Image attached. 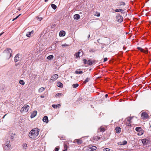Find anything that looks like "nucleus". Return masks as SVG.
<instances>
[{
	"mask_svg": "<svg viewBox=\"0 0 151 151\" xmlns=\"http://www.w3.org/2000/svg\"><path fill=\"white\" fill-rule=\"evenodd\" d=\"M90 80V78H87L83 82V83L85 84L88 82Z\"/></svg>",
	"mask_w": 151,
	"mask_h": 151,
	"instance_id": "obj_25",
	"label": "nucleus"
},
{
	"mask_svg": "<svg viewBox=\"0 0 151 151\" xmlns=\"http://www.w3.org/2000/svg\"><path fill=\"white\" fill-rule=\"evenodd\" d=\"M65 32L63 30H62L59 33V36L60 37H63L65 36Z\"/></svg>",
	"mask_w": 151,
	"mask_h": 151,
	"instance_id": "obj_15",
	"label": "nucleus"
},
{
	"mask_svg": "<svg viewBox=\"0 0 151 151\" xmlns=\"http://www.w3.org/2000/svg\"><path fill=\"white\" fill-rule=\"evenodd\" d=\"M19 83L20 84L22 85H24L25 84L24 82L22 80H21L19 81Z\"/></svg>",
	"mask_w": 151,
	"mask_h": 151,
	"instance_id": "obj_32",
	"label": "nucleus"
},
{
	"mask_svg": "<svg viewBox=\"0 0 151 151\" xmlns=\"http://www.w3.org/2000/svg\"><path fill=\"white\" fill-rule=\"evenodd\" d=\"M58 87L62 88L63 86V85L62 83L60 82H59L58 83Z\"/></svg>",
	"mask_w": 151,
	"mask_h": 151,
	"instance_id": "obj_27",
	"label": "nucleus"
},
{
	"mask_svg": "<svg viewBox=\"0 0 151 151\" xmlns=\"http://www.w3.org/2000/svg\"><path fill=\"white\" fill-rule=\"evenodd\" d=\"M14 137L13 136H11L10 137V139L12 140H14Z\"/></svg>",
	"mask_w": 151,
	"mask_h": 151,
	"instance_id": "obj_48",
	"label": "nucleus"
},
{
	"mask_svg": "<svg viewBox=\"0 0 151 151\" xmlns=\"http://www.w3.org/2000/svg\"><path fill=\"white\" fill-rule=\"evenodd\" d=\"M64 149L65 150L67 151V148H68V147L67 145L65 143H64Z\"/></svg>",
	"mask_w": 151,
	"mask_h": 151,
	"instance_id": "obj_30",
	"label": "nucleus"
},
{
	"mask_svg": "<svg viewBox=\"0 0 151 151\" xmlns=\"http://www.w3.org/2000/svg\"><path fill=\"white\" fill-rule=\"evenodd\" d=\"M4 32H2L0 34V36L1 35H2L3 34H4Z\"/></svg>",
	"mask_w": 151,
	"mask_h": 151,
	"instance_id": "obj_53",
	"label": "nucleus"
},
{
	"mask_svg": "<svg viewBox=\"0 0 151 151\" xmlns=\"http://www.w3.org/2000/svg\"><path fill=\"white\" fill-rule=\"evenodd\" d=\"M29 106L27 104H25L23 107L21 108L20 110V112L22 113L23 112H27L29 109Z\"/></svg>",
	"mask_w": 151,
	"mask_h": 151,
	"instance_id": "obj_2",
	"label": "nucleus"
},
{
	"mask_svg": "<svg viewBox=\"0 0 151 151\" xmlns=\"http://www.w3.org/2000/svg\"><path fill=\"white\" fill-rule=\"evenodd\" d=\"M62 151H67L66 150H65L64 149Z\"/></svg>",
	"mask_w": 151,
	"mask_h": 151,
	"instance_id": "obj_60",
	"label": "nucleus"
},
{
	"mask_svg": "<svg viewBox=\"0 0 151 151\" xmlns=\"http://www.w3.org/2000/svg\"><path fill=\"white\" fill-rule=\"evenodd\" d=\"M149 116L146 112H143L142 113L141 118L143 119H146L149 118Z\"/></svg>",
	"mask_w": 151,
	"mask_h": 151,
	"instance_id": "obj_6",
	"label": "nucleus"
},
{
	"mask_svg": "<svg viewBox=\"0 0 151 151\" xmlns=\"http://www.w3.org/2000/svg\"><path fill=\"white\" fill-rule=\"evenodd\" d=\"M141 130V128L139 127H138L136 128L135 130L137 132Z\"/></svg>",
	"mask_w": 151,
	"mask_h": 151,
	"instance_id": "obj_39",
	"label": "nucleus"
},
{
	"mask_svg": "<svg viewBox=\"0 0 151 151\" xmlns=\"http://www.w3.org/2000/svg\"><path fill=\"white\" fill-rule=\"evenodd\" d=\"M125 5V3L122 1L120 2L118 5L119 6L122 5L124 6Z\"/></svg>",
	"mask_w": 151,
	"mask_h": 151,
	"instance_id": "obj_31",
	"label": "nucleus"
},
{
	"mask_svg": "<svg viewBox=\"0 0 151 151\" xmlns=\"http://www.w3.org/2000/svg\"><path fill=\"white\" fill-rule=\"evenodd\" d=\"M40 97L42 98H43L44 97V96L43 95H41L40 96Z\"/></svg>",
	"mask_w": 151,
	"mask_h": 151,
	"instance_id": "obj_51",
	"label": "nucleus"
},
{
	"mask_svg": "<svg viewBox=\"0 0 151 151\" xmlns=\"http://www.w3.org/2000/svg\"><path fill=\"white\" fill-rule=\"evenodd\" d=\"M96 147L95 146H93L91 148L92 151H93L94 150H96Z\"/></svg>",
	"mask_w": 151,
	"mask_h": 151,
	"instance_id": "obj_41",
	"label": "nucleus"
},
{
	"mask_svg": "<svg viewBox=\"0 0 151 151\" xmlns=\"http://www.w3.org/2000/svg\"><path fill=\"white\" fill-rule=\"evenodd\" d=\"M95 60H92L91 59H89L87 61V64L89 65H91L95 63Z\"/></svg>",
	"mask_w": 151,
	"mask_h": 151,
	"instance_id": "obj_9",
	"label": "nucleus"
},
{
	"mask_svg": "<svg viewBox=\"0 0 151 151\" xmlns=\"http://www.w3.org/2000/svg\"><path fill=\"white\" fill-rule=\"evenodd\" d=\"M103 151H113V150L109 148H106L103 149Z\"/></svg>",
	"mask_w": 151,
	"mask_h": 151,
	"instance_id": "obj_33",
	"label": "nucleus"
},
{
	"mask_svg": "<svg viewBox=\"0 0 151 151\" xmlns=\"http://www.w3.org/2000/svg\"><path fill=\"white\" fill-rule=\"evenodd\" d=\"M23 147L24 149H26L27 147V145L26 144L24 143L23 144Z\"/></svg>",
	"mask_w": 151,
	"mask_h": 151,
	"instance_id": "obj_40",
	"label": "nucleus"
},
{
	"mask_svg": "<svg viewBox=\"0 0 151 151\" xmlns=\"http://www.w3.org/2000/svg\"><path fill=\"white\" fill-rule=\"evenodd\" d=\"M59 150V147H56L55 149V151H58Z\"/></svg>",
	"mask_w": 151,
	"mask_h": 151,
	"instance_id": "obj_46",
	"label": "nucleus"
},
{
	"mask_svg": "<svg viewBox=\"0 0 151 151\" xmlns=\"http://www.w3.org/2000/svg\"><path fill=\"white\" fill-rule=\"evenodd\" d=\"M13 135H15V134H13Z\"/></svg>",
	"mask_w": 151,
	"mask_h": 151,
	"instance_id": "obj_61",
	"label": "nucleus"
},
{
	"mask_svg": "<svg viewBox=\"0 0 151 151\" xmlns=\"http://www.w3.org/2000/svg\"><path fill=\"white\" fill-rule=\"evenodd\" d=\"M58 78V74H55L52 76L51 78V80L52 81H54L55 80L57 79Z\"/></svg>",
	"mask_w": 151,
	"mask_h": 151,
	"instance_id": "obj_10",
	"label": "nucleus"
},
{
	"mask_svg": "<svg viewBox=\"0 0 151 151\" xmlns=\"http://www.w3.org/2000/svg\"><path fill=\"white\" fill-rule=\"evenodd\" d=\"M37 114V111H34L33 112H32L31 115V118H33Z\"/></svg>",
	"mask_w": 151,
	"mask_h": 151,
	"instance_id": "obj_14",
	"label": "nucleus"
},
{
	"mask_svg": "<svg viewBox=\"0 0 151 151\" xmlns=\"http://www.w3.org/2000/svg\"><path fill=\"white\" fill-rule=\"evenodd\" d=\"M108 94H106V95H105V97L106 98H107V97H108Z\"/></svg>",
	"mask_w": 151,
	"mask_h": 151,
	"instance_id": "obj_52",
	"label": "nucleus"
},
{
	"mask_svg": "<svg viewBox=\"0 0 151 151\" xmlns=\"http://www.w3.org/2000/svg\"><path fill=\"white\" fill-rule=\"evenodd\" d=\"M106 127H101L99 129H98V131L101 132H104L106 130Z\"/></svg>",
	"mask_w": 151,
	"mask_h": 151,
	"instance_id": "obj_13",
	"label": "nucleus"
},
{
	"mask_svg": "<svg viewBox=\"0 0 151 151\" xmlns=\"http://www.w3.org/2000/svg\"><path fill=\"white\" fill-rule=\"evenodd\" d=\"M39 129L37 128H35L30 131L29 133V136L32 139H36L39 135Z\"/></svg>",
	"mask_w": 151,
	"mask_h": 151,
	"instance_id": "obj_1",
	"label": "nucleus"
},
{
	"mask_svg": "<svg viewBox=\"0 0 151 151\" xmlns=\"http://www.w3.org/2000/svg\"><path fill=\"white\" fill-rule=\"evenodd\" d=\"M132 117H129L127 118L125 120V123L127 126H131V120L132 119Z\"/></svg>",
	"mask_w": 151,
	"mask_h": 151,
	"instance_id": "obj_3",
	"label": "nucleus"
},
{
	"mask_svg": "<svg viewBox=\"0 0 151 151\" xmlns=\"http://www.w3.org/2000/svg\"><path fill=\"white\" fill-rule=\"evenodd\" d=\"M21 14H19V15H18V16H17L16 18H14V19H13L12 21H14L15 20V19H17V18H18L19 17V16H20V15H21Z\"/></svg>",
	"mask_w": 151,
	"mask_h": 151,
	"instance_id": "obj_43",
	"label": "nucleus"
},
{
	"mask_svg": "<svg viewBox=\"0 0 151 151\" xmlns=\"http://www.w3.org/2000/svg\"><path fill=\"white\" fill-rule=\"evenodd\" d=\"M150 151H151V148H150Z\"/></svg>",
	"mask_w": 151,
	"mask_h": 151,
	"instance_id": "obj_62",
	"label": "nucleus"
},
{
	"mask_svg": "<svg viewBox=\"0 0 151 151\" xmlns=\"http://www.w3.org/2000/svg\"><path fill=\"white\" fill-rule=\"evenodd\" d=\"M18 10H19V11H20V8H19L18 9Z\"/></svg>",
	"mask_w": 151,
	"mask_h": 151,
	"instance_id": "obj_59",
	"label": "nucleus"
},
{
	"mask_svg": "<svg viewBox=\"0 0 151 151\" xmlns=\"http://www.w3.org/2000/svg\"><path fill=\"white\" fill-rule=\"evenodd\" d=\"M124 11V10L122 9H117L115 10V12H122Z\"/></svg>",
	"mask_w": 151,
	"mask_h": 151,
	"instance_id": "obj_24",
	"label": "nucleus"
},
{
	"mask_svg": "<svg viewBox=\"0 0 151 151\" xmlns=\"http://www.w3.org/2000/svg\"><path fill=\"white\" fill-rule=\"evenodd\" d=\"M96 14H97L96 15L97 17H99L100 16V13L99 12H96Z\"/></svg>",
	"mask_w": 151,
	"mask_h": 151,
	"instance_id": "obj_44",
	"label": "nucleus"
},
{
	"mask_svg": "<svg viewBox=\"0 0 151 151\" xmlns=\"http://www.w3.org/2000/svg\"><path fill=\"white\" fill-rule=\"evenodd\" d=\"M86 150H87L86 151H92V150L91 148H87Z\"/></svg>",
	"mask_w": 151,
	"mask_h": 151,
	"instance_id": "obj_47",
	"label": "nucleus"
},
{
	"mask_svg": "<svg viewBox=\"0 0 151 151\" xmlns=\"http://www.w3.org/2000/svg\"><path fill=\"white\" fill-rule=\"evenodd\" d=\"M19 63H17V64H15V65H16V66H17V65H19Z\"/></svg>",
	"mask_w": 151,
	"mask_h": 151,
	"instance_id": "obj_55",
	"label": "nucleus"
},
{
	"mask_svg": "<svg viewBox=\"0 0 151 151\" xmlns=\"http://www.w3.org/2000/svg\"><path fill=\"white\" fill-rule=\"evenodd\" d=\"M116 132L118 133H119L121 132V128L119 127H117L115 129Z\"/></svg>",
	"mask_w": 151,
	"mask_h": 151,
	"instance_id": "obj_19",
	"label": "nucleus"
},
{
	"mask_svg": "<svg viewBox=\"0 0 151 151\" xmlns=\"http://www.w3.org/2000/svg\"><path fill=\"white\" fill-rule=\"evenodd\" d=\"M45 90V88L43 87H41L38 90V91L40 93L42 92Z\"/></svg>",
	"mask_w": 151,
	"mask_h": 151,
	"instance_id": "obj_29",
	"label": "nucleus"
},
{
	"mask_svg": "<svg viewBox=\"0 0 151 151\" xmlns=\"http://www.w3.org/2000/svg\"><path fill=\"white\" fill-rule=\"evenodd\" d=\"M7 114H5L2 117V118L4 119V118L5 116Z\"/></svg>",
	"mask_w": 151,
	"mask_h": 151,
	"instance_id": "obj_54",
	"label": "nucleus"
},
{
	"mask_svg": "<svg viewBox=\"0 0 151 151\" xmlns=\"http://www.w3.org/2000/svg\"><path fill=\"white\" fill-rule=\"evenodd\" d=\"M116 21L119 22H122L123 21V17L119 14H118L116 17Z\"/></svg>",
	"mask_w": 151,
	"mask_h": 151,
	"instance_id": "obj_5",
	"label": "nucleus"
},
{
	"mask_svg": "<svg viewBox=\"0 0 151 151\" xmlns=\"http://www.w3.org/2000/svg\"><path fill=\"white\" fill-rule=\"evenodd\" d=\"M73 17L75 19L77 20L80 18V16L78 14H76L74 15Z\"/></svg>",
	"mask_w": 151,
	"mask_h": 151,
	"instance_id": "obj_18",
	"label": "nucleus"
},
{
	"mask_svg": "<svg viewBox=\"0 0 151 151\" xmlns=\"http://www.w3.org/2000/svg\"><path fill=\"white\" fill-rule=\"evenodd\" d=\"M80 53V52H77L75 54L76 58H77L79 57V54Z\"/></svg>",
	"mask_w": 151,
	"mask_h": 151,
	"instance_id": "obj_36",
	"label": "nucleus"
},
{
	"mask_svg": "<svg viewBox=\"0 0 151 151\" xmlns=\"http://www.w3.org/2000/svg\"><path fill=\"white\" fill-rule=\"evenodd\" d=\"M53 58V56L52 55H51L48 56L47 57V59L48 60H52Z\"/></svg>",
	"mask_w": 151,
	"mask_h": 151,
	"instance_id": "obj_26",
	"label": "nucleus"
},
{
	"mask_svg": "<svg viewBox=\"0 0 151 151\" xmlns=\"http://www.w3.org/2000/svg\"><path fill=\"white\" fill-rule=\"evenodd\" d=\"M78 86L79 85L78 83L73 84L72 85L73 87V88H77Z\"/></svg>",
	"mask_w": 151,
	"mask_h": 151,
	"instance_id": "obj_35",
	"label": "nucleus"
},
{
	"mask_svg": "<svg viewBox=\"0 0 151 151\" xmlns=\"http://www.w3.org/2000/svg\"><path fill=\"white\" fill-rule=\"evenodd\" d=\"M10 147V142H8V143L6 145H4L3 146L4 149V150L7 151L9 150Z\"/></svg>",
	"mask_w": 151,
	"mask_h": 151,
	"instance_id": "obj_7",
	"label": "nucleus"
},
{
	"mask_svg": "<svg viewBox=\"0 0 151 151\" xmlns=\"http://www.w3.org/2000/svg\"><path fill=\"white\" fill-rule=\"evenodd\" d=\"M63 95V94L61 93H57L55 95V96L56 97H60V96H62Z\"/></svg>",
	"mask_w": 151,
	"mask_h": 151,
	"instance_id": "obj_28",
	"label": "nucleus"
},
{
	"mask_svg": "<svg viewBox=\"0 0 151 151\" xmlns=\"http://www.w3.org/2000/svg\"><path fill=\"white\" fill-rule=\"evenodd\" d=\"M107 60V58H104V62H105Z\"/></svg>",
	"mask_w": 151,
	"mask_h": 151,
	"instance_id": "obj_49",
	"label": "nucleus"
},
{
	"mask_svg": "<svg viewBox=\"0 0 151 151\" xmlns=\"http://www.w3.org/2000/svg\"><path fill=\"white\" fill-rule=\"evenodd\" d=\"M83 61L84 62V63L85 64H86L87 63V61L86 60V59H84L83 60Z\"/></svg>",
	"mask_w": 151,
	"mask_h": 151,
	"instance_id": "obj_45",
	"label": "nucleus"
},
{
	"mask_svg": "<svg viewBox=\"0 0 151 151\" xmlns=\"http://www.w3.org/2000/svg\"><path fill=\"white\" fill-rule=\"evenodd\" d=\"M122 143V142H120L119 143V144H121Z\"/></svg>",
	"mask_w": 151,
	"mask_h": 151,
	"instance_id": "obj_57",
	"label": "nucleus"
},
{
	"mask_svg": "<svg viewBox=\"0 0 151 151\" xmlns=\"http://www.w3.org/2000/svg\"><path fill=\"white\" fill-rule=\"evenodd\" d=\"M137 49L139 50H140L141 52H144L145 53H147L148 51L147 50H145L143 49L140 47H137Z\"/></svg>",
	"mask_w": 151,
	"mask_h": 151,
	"instance_id": "obj_11",
	"label": "nucleus"
},
{
	"mask_svg": "<svg viewBox=\"0 0 151 151\" xmlns=\"http://www.w3.org/2000/svg\"><path fill=\"white\" fill-rule=\"evenodd\" d=\"M90 37V34H89V35H88V38H89Z\"/></svg>",
	"mask_w": 151,
	"mask_h": 151,
	"instance_id": "obj_56",
	"label": "nucleus"
},
{
	"mask_svg": "<svg viewBox=\"0 0 151 151\" xmlns=\"http://www.w3.org/2000/svg\"><path fill=\"white\" fill-rule=\"evenodd\" d=\"M150 127H151V126H150Z\"/></svg>",
	"mask_w": 151,
	"mask_h": 151,
	"instance_id": "obj_63",
	"label": "nucleus"
},
{
	"mask_svg": "<svg viewBox=\"0 0 151 151\" xmlns=\"http://www.w3.org/2000/svg\"><path fill=\"white\" fill-rule=\"evenodd\" d=\"M43 121L46 123H47L48 122V118L47 116H45L43 117Z\"/></svg>",
	"mask_w": 151,
	"mask_h": 151,
	"instance_id": "obj_17",
	"label": "nucleus"
},
{
	"mask_svg": "<svg viewBox=\"0 0 151 151\" xmlns=\"http://www.w3.org/2000/svg\"><path fill=\"white\" fill-rule=\"evenodd\" d=\"M74 142H76L78 145L81 144L82 142V141L81 139H76L74 140Z\"/></svg>",
	"mask_w": 151,
	"mask_h": 151,
	"instance_id": "obj_16",
	"label": "nucleus"
},
{
	"mask_svg": "<svg viewBox=\"0 0 151 151\" xmlns=\"http://www.w3.org/2000/svg\"><path fill=\"white\" fill-rule=\"evenodd\" d=\"M19 54H17L15 57L14 61V62L16 63L19 60H21V59L19 57Z\"/></svg>",
	"mask_w": 151,
	"mask_h": 151,
	"instance_id": "obj_8",
	"label": "nucleus"
},
{
	"mask_svg": "<svg viewBox=\"0 0 151 151\" xmlns=\"http://www.w3.org/2000/svg\"><path fill=\"white\" fill-rule=\"evenodd\" d=\"M52 106L55 109H56L58 107H59L60 106V104H58L57 105L53 104L52 105Z\"/></svg>",
	"mask_w": 151,
	"mask_h": 151,
	"instance_id": "obj_20",
	"label": "nucleus"
},
{
	"mask_svg": "<svg viewBox=\"0 0 151 151\" xmlns=\"http://www.w3.org/2000/svg\"><path fill=\"white\" fill-rule=\"evenodd\" d=\"M4 52L7 53L8 55H9V57L8 58V59H9L12 56V50L10 48H7L4 51Z\"/></svg>",
	"mask_w": 151,
	"mask_h": 151,
	"instance_id": "obj_4",
	"label": "nucleus"
},
{
	"mask_svg": "<svg viewBox=\"0 0 151 151\" xmlns=\"http://www.w3.org/2000/svg\"><path fill=\"white\" fill-rule=\"evenodd\" d=\"M69 45L67 44L66 43L62 45V46L63 47L68 46H69Z\"/></svg>",
	"mask_w": 151,
	"mask_h": 151,
	"instance_id": "obj_42",
	"label": "nucleus"
},
{
	"mask_svg": "<svg viewBox=\"0 0 151 151\" xmlns=\"http://www.w3.org/2000/svg\"><path fill=\"white\" fill-rule=\"evenodd\" d=\"M48 0H45V2H47L48 1Z\"/></svg>",
	"mask_w": 151,
	"mask_h": 151,
	"instance_id": "obj_58",
	"label": "nucleus"
},
{
	"mask_svg": "<svg viewBox=\"0 0 151 151\" xmlns=\"http://www.w3.org/2000/svg\"><path fill=\"white\" fill-rule=\"evenodd\" d=\"M142 141L143 144L147 145V143L148 140L147 139H143L142 140Z\"/></svg>",
	"mask_w": 151,
	"mask_h": 151,
	"instance_id": "obj_21",
	"label": "nucleus"
},
{
	"mask_svg": "<svg viewBox=\"0 0 151 151\" xmlns=\"http://www.w3.org/2000/svg\"><path fill=\"white\" fill-rule=\"evenodd\" d=\"M137 49L139 50H140L141 52H144L145 53H147L148 51L147 50H145L143 49L140 47H137Z\"/></svg>",
	"mask_w": 151,
	"mask_h": 151,
	"instance_id": "obj_12",
	"label": "nucleus"
},
{
	"mask_svg": "<svg viewBox=\"0 0 151 151\" xmlns=\"http://www.w3.org/2000/svg\"><path fill=\"white\" fill-rule=\"evenodd\" d=\"M127 143V141L124 140L123 141L122 143L121 144H119L120 145H126Z\"/></svg>",
	"mask_w": 151,
	"mask_h": 151,
	"instance_id": "obj_38",
	"label": "nucleus"
},
{
	"mask_svg": "<svg viewBox=\"0 0 151 151\" xmlns=\"http://www.w3.org/2000/svg\"><path fill=\"white\" fill-rule=\"evenodd\" d=\"M51 6L54 9H55L57 8L56 6L54 4H52L51 5Z\"/></svg>",
	"mask_w": 151,
	"mask_h": 151,
	"instance_id": "obj_34",
	"label": "nucleus"
},
{
	"mask_svg": "<svg viewBox=\"0 0 151 151\" xmlns=\"http://www.w3.org/2000/svg\"><path fill=\"white\" fill-rule=\"evenodd\" d=\"M34 33V31L33 30H32L31 32H28L26 34V36L29 37H30L31 35V34H33Z\"/></svg>",
	"mask_w": 151,
	"mask_h": 151,
	"instance_id": "obj_22",
	"label": "nucleus"
},
{
	"mask_svg": "<svg viewBox=\"0 0 151 151\" xmlns=\"http://www.w3.org/2000/svg\"><path fill=\"white\" fill-rule=\"evenodd\" d=\"M100 137H99L97 136H95L93 137V139L96 141H97L98 140L100 139Z\"/></svg>",
	"mask_w": 151,
	"mask_h": 151,
	"instance_id": "obj_23",
	"label": "nucleus"
},
{
	"mask_svg": "<svg viewBox=\"0 0 151 151\" xmlns=\"http://www.w3.org/2000/svg\"><path fill=\"white\" fill-rule=\"evenodd\" d=\"M75 73L76 74H82L83 72L82 71L76 70Z\"/></svg>",
	"mask_w": 151,
	"mask_h": 151,
	"instance_id": "obj_37",
	"label": "nucleus"
},
{
	"mask_svg": "<svg viewBox=\"0 0 151 151\" xmlns=\"http://www.w3.org/2000/svg\"><path fill=\"white\" fill-rule=\"evenodd\" d=\"M38 18L39 19L40 21H41V20H42V18H41V17H40V18L38 17Z\"/></svg>",
	"mask_w": 151,
	"mask_h": 151,
	"instance_id": "obj_50",
	"label": "nucleus"
}]
</instances>
